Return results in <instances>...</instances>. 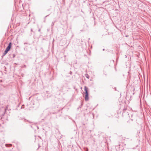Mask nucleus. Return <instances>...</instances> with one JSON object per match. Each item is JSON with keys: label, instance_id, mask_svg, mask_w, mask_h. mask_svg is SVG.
<instances>
[{"label": "nucleus", "instance_id": "nucleus-1", "mask_svg": "<svg viewBox=\"0 0 151 151\" xmlns=\"http://www.w3.org/2000/svg\"><path fill=\"white\" fill-rule=\"evenodd\" d=\"M84 89L85 91V92L84 93L85 94V100L86 101H88L89 99V94L88 92V88L86 86H85L84 88Z\"/></svg>", "mask_w": 151, "mask_h": 151}, {"label": "nucleus", "instance_id": "nucleus-2", "mask_svg": "<svg viewBox=\"0 0 151 151\" xmlns=\"http://www.w3.org/2000/svg\"><path fill=\"white\" fill-rule=\"evenodd\" d=\"M127 113L128 116L132 121H133L134 120V119L133 118V114H132L133 112L131 111H129V113L128 112H127Z\"/></svg>", "mask_w": 151, "mask_h": 151}, {"label": "nucleus", "instance_id": "nucleus-3", "mask_svg": "<svg viewBox=\"0 0 151 151\" xmlns=\"http://www.w3.org/2000/svg\"><path fill=\"white\" fill-rule=\"evenodd\" d=\"M12 43L11 42H10L9 43L8 45L6 47V50H7L9 51L12 47Z\"/></svg>", "mask_w": 151, "mask_h": 151}, {"label": "nucleus", "instance_id": "nucleus-4", "mask_svg": "<svg viewBox=\"0 0 151 151\" xmlns=\"http://www.w3.org/2000/svg\"><path fill=\"white\" fill-rule=\"evenodd\" d=\"M8 51L5 49L4 52L2 57L4 56L7 53Z\"/></svg>", "mask_w": 151, "mask_h": 151}, {"label": "nucleus", "instance_id": "nucleus-5", "mask_svg": "<svg viewBox=\"0 0 151 151\" xmlns=\"http://www.w3.org/2000/svg\"><path fill=\"white\" fill-rule=\"evenodd\" d=\"M5 146L6 147H10L12 146V145L11 144H5Z\"/></svg>", "mask_w": 151, "mask_h": 151}, {"label": "nucleus", "instance_id": "nucleus-6", "mask_svg": "<svg viewBox=\"0 0 151 151\" xmlns=\"http://www.w3.org/2000/svg\"><path fill=\"white\" fill-rule=\"evenodd\" d=\"M83 103L82 102H81V105L78 108H77V110H78L80 108H81L83 106Z\"/></svg>", "mask_w": 151, "mask_h": 151}, {"label": "nucleus", "instance_id": "nucleus-7", "mask_svg": "<svg viewBox=\"0 0 151 151\" xmlns=\"http://www.w3.org/2000/svg\"><path fill=\"white\" fill-rule=\"evenodd\" d=\"M26 121L28 122L29 123H32V124H33V122H30V121H29L28 120H27L26 119H24V121Z\"/></svg>", "mask_w": 151, "mask_h": 151}, {"label": "nucleus", "instance_id": "nucleus-8", "mask_svg": "<svg viewBox=\"0 0 151 151\" xmlns=\"http://www.w3.org/2000/svg\"><path fill=\"white\" fill-rule=\"evenodd\" d=\"M86 76L88 79H89V76L87 74H86Z\"/></svg>", "mask_w": 151, "mask_h": 151}, {"label": "nucleus", "instance_id": "nucleus-9", "mask_svg": "<svg viewBox=\"0 0 151 151\" xmlns=\"http://www.w3.org/2000/svg\"><path fill=\"white\" fill-rule=\"evenodd\" d=\"M124 111L122 113L123 115H125V111L124 112Z\"/></svg>", "mask_w": 151, "mask_h": 151}, {"label": "nucleus", "instance_id": "nucleus-10", "mask_svg": "<svg viewBox=\"0 0 151 151\" xmlns=\"http://www.w3.org/2000/svg\"><path fill=\"white\" fill-rule=\"evenodd\" d=\"M12 56H13V58H15V54H13L12 55Z\"/></svg>", "mask_w": 151, "mask_h": 151}, {"label": "nucleus", "instance_id": "nucleus-11", "mask_svg": "<svg viewBox=\"0 0 151 151\" xmlns=\"http://www.w3.org/2000/svg\"><path fill=\"white\" fill-rule=\"evenodd\" d=\"M54 25V22H53L52 23L51 25L52 26Z\"/></svg>", "mask_w": 151, "mask_h": 151}, {"label": "nucleus", "instance_id": "nucleus-12", "mask_svg": "<svg viewBox=\"0 0 151 151\" xmlns=\"http://www.w3.org/2000/svg\"><path fill=\"white\" fill-rule=\"evenodd\" d=\"M40 29H38V31L39 32H40Z\"/></svg>", "mask_w": 151, "mask_h": 151}, {"label": "nucleus", "instance_id": "nucleus-13", "mask_svg": "<svg viewBox=\"0 0 151 151\" xmlns=\"http://www.w3.org/2000/svg\"><path fill=\"white\" fill-rule=\"evenodd\" d=\"M23 106H24V105H23L22 106V107L21 108V109H22V108H23Z\"/></svg>", "mask_w": 151, "mask_h": 151}, {"label": "nucleus", "instance_id": "nucleus-14", "mask_svg": "<svg viewBox=\"0 0 151 151\" xmlns=\"http://www.w3.org/2000/svg\"><path fill=\"white\" fill-rule=\"evenodd\" d=\"M23 106H24V105H23L22 106V107L21 108V109H22V108H23Z\"/></svg>", "mask_w": 151, "mask_h": 151}, {"label": "nucleus", "instance_id": "nucleus-15", "mask_svg": "<svg viewBox=\"0 0 151 151\" xmlns=\"http://www.w3.org/2000/svg\"><path fill=\"white\" fill-rule=\"evenodd\" d=\"M114 88L115 89V91H116V88H115H115Z\"/></svg>", "mask_w": 151, "mask_h": 151}, {"label": "nucleus", "instance_id": "nucleus-16", "mask_svg": "<svg viewBox=\"0 0 151 151\" xmlns=\"http://www.w3.org/2000/svg\"><path fill=\"white\" fill-rule=\"evenodd\" d=\"M24 67L26 68V65H24Z\"/></svg>", "mask_w": 151, "mask_h": 151}, {"label": "nucleus", "instance_id": "nucleus-17", "mask_svg": "<svg viewBox=\"0 0 151 151\" xmlns=\"http://www.w3.org/2000/svg\"><path fill=\"white\" fill-rule=\"evenodd\" d=\"M106 20H105V21H104V22H106Z\"/></svg>", "mask_w": 151, "mask_h": 151}, {"label": "nucleus", "instance_id": "nucleus-18", "mask_svg": "<svg viewBox=\"0 0 151 151\" xmlns=\"http://www.w3.org/2000/svg\"><path fill=\"white\" fill-rule=\"evenodd\" d=\"M31 32L32 31V29H31Z\"/></svg>", "mask_w": 151, "mask_h": 151}, {"label": "nucleus", "instance_id": "nucleus-19", "mask_svg": "<svg viewBox=\"0 0 151 151\" xmlns=\"http://www.w3.org/2000/svg\"><path fill=\"white\" fill-rule=\"evenodd\" d=\"M104 50H105V49H103V51H104Z\"/></svg>", "mask_w": 151, "mask_h": 151}, {"label": "nucleus", "instance_id": "nucleus-20", "mask_svg": "<svg viewBox=\"0 0 151 151\" xmlns=\"http://www.w3.org/2000/svg\"><path fill=\"white\" fill-rule=\"evenodd\" d=\"M87 150H86L87 151H88V149L87 148L86 149Z\"/></svg>", "mask_w": 151, "mask_h": 151}, {"label": "nucleus", "instance_id": "nucleus-21", "mask_svg": "<svg viewBox=\"0 0 151 151\" xmlns=\"http://www.w3.org/2000/svg\"><path fill=\"white\" fill-rule=\"evenodd\" d=\"M87 150H86L87 151H88V149L87 148L86 149Z\"/></svg>", "mask_w": 151, "mask_h": 151}, {"label": "nucleus", "instance_id": "nucleus-22", "mask_svg": "<svg viewBox=\"0 0 151 151\" xmlns=\"http://www.w3.org/2000/svg\"><path fill=\"white\" fill-rule=\"evenodd\" d=\"M140 133V132H139V131H138V133Z\"/></svg>", "mask_w": 151, "mask_h": 151}, {"label": "nucleus", "instance_id": "nucleus-23", "mask_svg": "<svg viewBox=\"0 0 151 151\" xmlns=\"http://www.w3.org/2000/svg\"><path fill=\"white\" fill-rule=\"evenodd\" d=\"M111 21L112 22H113V21H112V19H111Z\"/></svg>", "mask_w": 151, "mask_h": 151}, {"label": "nucleus", "instance_id": "nucleus-24", "mask_svg": "<svg viewBox=\"0 0 151 151\" xmlns=\"http://www.w3.org/2000/svg\"><path fill=\"white\" fill-rule=\"evenodd\" d=\"M31 127L32 128V126H31Z\"/></svg>", "mask_w": 151, "mask_h": 151}, {"label": "nucleus", "instance_id": "nucleus-25", "mask_svg": "<svg viewBox=\"0 0 151 151\" xmlns=\"http://www.w3.org/2000/svg\"><path fill=\"white\" fill-rule=\"evenodd\" d=\"M26 44V43H24V44Z\"/></svg>", "mask_w": 151, "mask_h": 151}]
</instances>
